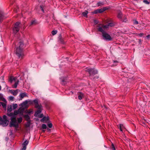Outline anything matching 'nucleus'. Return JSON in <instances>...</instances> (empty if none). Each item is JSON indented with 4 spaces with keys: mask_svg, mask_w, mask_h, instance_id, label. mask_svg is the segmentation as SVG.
<instances>
[{
    "mask_svg": "<svg viewBox=\"0 0 150 150\" xmlns=\"http://www.w3.org/2000/svg\"><path fill=\"white\" fill-rule=\"evenodd\" d=\"M33 101L34 103L35 108L38 109V110L35 112V117L39 116L40 118H42L43 116V114H41L39 116V115L42 112V106L40 104H39L38 103V100L35 99L33 100Z\"/></svg>",
    "mask_w": 150,
    "mask_h": 150,
    "instance_id": "obj_1",
    "label": "nucleus"
},
{
    "mask_svg": "<svg viewBox=\"0 0 150 150\" xmlns=\"http://www.w3.org/2000/svg\"><path fill=\"white\" fill-rule=\"evenodd\" d=\"M24 45L23 42H19V46L17 47L16 50V54L19 58H22L23 56L22 52L23 47Z\"/></svg>",
    "mask_w": 150,
    "mask_h": 150,
    "instance_id": "obj_2",
    "label": "nucleus"
},
{
    "mask_svg": "<svg viewBox=\"0 0 150 150\" xmlns=\"http://www.w3.org/2000/svg\"><path fill=\"white\" fill-rule=\"evenodd\" d=\"M98 30L99 31L102 33L103 36L105 39L108 41H110L112 40V38L104 30L102 27H100L98 28Z\"/></svg>",
    "mask_w": 150,
    "mask_h": 150,
    "instance_id": "obj_3",
    "label": "nucleus"
},
{
    "mask_svg": "<svg viewBox=\"0 0 150 150\" xmlns=\"http://www.w3.org/2000/svg\"><path fill=\"white\" fill-rule=\"evenodd\" d=\"M11 121L9 123L10 127H14L16 128H17L19 127L18 123L17 122L16 117H12L11 118Z\"/></svg>",
    "mask_w": 150,
    "mask_h": 150,
    "instance_id": "obj_4",
    "label": "nucleus"
},
{
    "mask_svg": "<svg viewBox=\"0 0 150 150\" xmlns=\"http://www.w3.org/2000/svg\"><path fill=\"white\" fill-rule=\"evenodd\" d=\"M86 71L89 74V77L91 79H93L94 78V76L97 74L98 71L94 69L89 68L86 70Z\"/></svg>",
    "mask_w": 150,
    "mask_h": 150,
    "instance_id": "obj_5",
    "label": "nucleus"
},
{
    "mask_svg": "<svg viewBox=\"0 0 150 150\" xmlns=\"http://www.w3.org/2000/svg\"><path fill=\"white\" fill-rule=\"evenodd\" d=\"M20 24V23L18 22H17L15 23L13 29V31L14 33L16 34L19 31L20 27L19 25Z\"/></svg>",
    "mask_w": 150,
    "mask_h": 150,
    "instance_id": "obj_6",
    "label": "nucleus"
},
{
    "mask_svg": "<svg viewBox=\"0 0 150 150\" xmlns=\"http://www.w3.org/2000/svg\"><path fill=\"white\" fill-rule=\"evenodd\" d=\"M8 121L7 120H3L2 119L0 120V125L3 127L6 126L8 124Z\"/></svg>",
    "mask_w": 150,
    "mask_h": 150,
    "instance_id": "obj_7",
    "label": "nucleus"
},
{
    "mask_svg": "<svg viewBox=\"0 0 150 150\" xmlns=\"http://www.w3.org/2000/svg\"><path fill=\"white\" fill-rule=\"evenodd\" d=\"M29 143V141L26 140L23 142L22 144L23 148L21 149V150H26V146L28 145Z\"/></svg>",
    "mask_w": 150,
    "mask_h": 150,
    "instance_id": "obj_8",
    "label": "nucleus"
},
{
    "mask_svg": "<svg viewBox=\"0 0 150 150\" xmlns=\"http://www.w3.org/2000/svg\"><path fill=\"white\" fill-rule=\"evenodd\" d=\"M60 79L62 84L65 85L66 83V81L67 80L66 77H63L60 78Z\"/></svg>",
    "mask_w": 150,
    "mask_h": 150,
    "instance_id": "obj_9",
    "label": "nucleus"
},
{
    "mask_svg": "<svg viewBox=\"0 0 150 150\" xmlns=\"http://www.w3.org/2000/svg\"><path fill=\"white\" fill-rule=\"evenodd\" d=\"M17 78L13 76H10L9 78V81L11 83H12L13 81H15Z\"/></svg>",
    "mask_w": 150,
    "mask_h": 150,
    "instance_id": "obj_10",
    "label": "nucleus"
},
{
    "mask_svg": "<svg viewBox=\"0 0 150 150\" xmlns=\"http://www.w3.org/2000/svg\"><path fill=\"white\" fill-rule=\"evenodd\" d=\"M4 103L2 102H0V105H1L3 108L6 109V101L5 99H4Z\"/></svg>",
    "mask_w": 150,
    "mask_h": 150,
    "instance_id": "obj_11",
    "label": "nucleus"
},
{
    "mask_svg": "<svg viewBox=\"0 0 150 150\" xmlns=\"http://www.w3.org/2000/svg\"><path fill=\"white\" fill-rule=\"evenodd\" d=\"M6 17L4 16V14L3 12H0V21H2Z\"/></svg>",
    "mask_w": 150,
    "mask_h": 150,
    "instance_id": "obj_12",
    "label": "nucleus"
},
{
    "mask_svg": "<svg viewBox=\"0 0 150 150\" xmlns=\"http://www.w3.org/2000/svg\"><path fill=\"white\" fill-rule=\"evenodd\" d=\"M78 98L79 100H81L84 96L83 94L81 92H79L78 93Z\"/></svg>",
    "mask_w": 150,
    "mask_h": 150,
    "instance_id": "obj_13",
    "label": "nucleus"
},
{
    "mask_svg": "<svg viewBox=\"0 0 150 150\" xmlns=\"http://www.w3.org/2000/svg\"><path fill=\"white\" fill-rule=\"evenodd\" d=\"M28 101L27 100H25L24 101H23L22 103H21L20 105L22 107L25 108L26 107Z\"/></svg>",
    "mask_w": 150,
    "mask_h": 150,
    "instance_id": "obj_14",
    "label": "nucleus"
},
{
    "mask_svg": "<svg viewBox=\"0 0 150 150\" xmlns=\"http://www.w3.org/2000/svg\"><path fill=\"white\" fill-rule=\"evenodd\" d=\"M20 97L21 98V100L24 97L27 96V94L26 93H21L19 95Z\"/></svg>",
    "mask_w": 150,
    "mask_h": 150,
    "instance_id": "obj_15",
    "label": "nucleus"
},
{
    "mask_svg": "<svg viewBox=\"0 0 150 150\" xmlns=\"http://www.w3.org/2000/svg\"><path fill=\"white\" fill-rule=\"evenodd\" d=\"M24 108L23 107H21L18 109L21 115H23V113L24 110Z\"/></svg>",
    "mask_w": 150,
    "mask_h": 150,
    "instance_id": "obj_16",
    "label": "nucleus"
},
{
    "mask_svg": "<svg viewBox=\"0 0 150 150\" xmlns=\"http://www.w3.org/2000/svg\"><path fill=\"white\" fill-rule=\"evenodd\" d=\"M15 82L14 84L12 86V87L13 88H16L17 87V85L18 84L19 80H17V81L16 80V81Z\"/></svg>",
    "mask_w": 150,
    "mask_h": 150,
    "instance_id": "obj_17",
    "label": "nucleus"
},
{
    "mask_svg": "<svg viewBox=\"0 0 150 150\" xmlns=\"http://www.w3.org/2000/svg\"><path fill=\"white\" fill-rule=\"evenodd\" d=\"M59 41L60 42L63 44H64L65 43V42L64 40L63 39L62 37L61 36H59Z\"/></svg>",
    "mask_w": 150,
    "mask_h": 150,
    "instance_id": "obj_18",
    "label": "nucleus"
},
{
    "mask_svg": "<svg viewBox=\"0 0 150 150\" xmlns=\"http://www.w3.org/2000/svg\"><path fill=\"white\" fill-rule=\"evenodd\" d=\"M49 120V118L48 117H44L43 118L41 119V121H47Z\"/></svg>",
    "mask_w": 150,
    "mask_h": 150,
    "instance_id": "obj_19",
    "label": "nucleus"
},
{
    "mask_svg": "<svg viewBox=\"0 0 150 150\" xmlns=\"http://www.w3.org/2000/svg\"><path fill=\"white\" fill-rule=\"evenodd\" d=\"M23 117L24 118H25L26 119V121H29L30 120V116L28 115H23Z\"/></svg>",
    "mask_w": 150,
    "mask_h": 150,
    "instance_id": "obj_20",
    "label": "nucleus"
},
{
    "mask_svg": "<svg viewBox=\"0 0 150 150\" xmlns=\"http://www.w3.org/2000/svg\"><path fill=\"white\" fill-rule=\"evenodd\" d=\"M120 131L122 132V130L125 128V127L122 124H120L118 126Z\"/></svg>",
    "mask_w": 150,
    "mask_h": 150,
    "instance_id": "obj_21",
    "label": "nucleus"
},
{
    "mask_svg": "<svg viewBox=\"0 0 150 150\" xmlns=\"http://www.w3.org/2000/svg\"><path fill=\"white\" fill-rule=\"evenodd\" d=\"M117 17L118 18L121 19H122V14L121 12H120L118 13Z\"/></svg>",
    "mask_w": 150,
    "mask_h": 150,
    "instance_id": "obj_22",
    "label": "nucleus"
},
{
    "mask_svg": "<svg viewBox=\"0 0 150 150\" xmlns=\"http://www.w3.org/2000/svg\"><path fill=\"white\" fill-rule=\"evenodd\" d=\"M7 115L11 117V118L12 117H16L14 115V114L12 113H8Z\"/></svg>",
    "mask_w": 150,
    "mask_h": 150,
    "instance_id": "obj_23",
    "label": "nucleus"
},
{
    "mask_svg": "<svg viewBox=\"0 0 150 150\" xmlns=\"http://www.w3.org/2000/svg\"><path fill=\"white\" fill-rule=\"evenodd\" d=\"M88 13V11H86L85 12H83L82 14L83 16L87 17V14Z\"/></svg>",
    "mask_w": 150,
    "mask_h": 150,
    "instance_id": "obj_24",
    "label": "nucleus"
},
{
    "mask_svg": "<svg viewBox=\"0 0 150 150\" xmlns=\"http://www.w3.org/2000/svg\"><path fill=\"white\" fill-rule=\"evenodd\" d=\"M23 119L21 117L17 118V121L18 123H20L22 121Z\"/></svg>",
    "mask_w": 150,
    "mask_h": 150,
    "instance_id": "obj_25",
    "label": "nucleus"
},
{
    "mask_svg": "<svg viewBox=\"0 0 150 150\" xmlns=\"http://www.w3.org/2000/svg\"><path fill=\"white\" fill-rule=\"evenodd\" d=\"M18 93L17 90H13L11 92V93L14 96H16L17 94Z\"/></svg>",
    "mask_w": 150,
    "mask_h": 150,
    "instance_id": "obj_26",
    "label": "nucleus"
},
{
    "mask_svg": "<svg viewBox=\"0 0 150 150\" xmlns=\"http://www.w3.org/2000/svg\"><path fill=\"white\" fill-rule=\"evenodd\" d=\"M13 108L12 106H8V107L7 110L9 112L11 111L12 110Z\"/></svg>",
    "mask_w": 150,
    "mask_h": 150,
    "instance_id": "obj_27",
    "label": "nucleus"
},
{
    "mask_svg": "<svg viewBox=\"0 0 150 150\" xmlns=\"http://www.w3.org/2000/svg\"><path fill=\"white\" fill-rule=\"evenodd\" d=\"M104 5L103 2H99L97 3V6L98 7L100 6H103Z\"/></svg>",
    "mask_w": 150,
    "mask_h": 150,
    "instance_id": "obj_28",
    "label": "nucleus"
},
{
    "mask_svg": "<svg viewBox=\"0 0 150 150\" xmlns=\"http://www.w3.org/2000/svg\"><path fill=\"white\" fill-rule=\"evenodd\" d=\"M14 115H15L20 114L19 111L18 110H16L14 112Z\"/></svg>",
    "mask_w": 150,
    "mask_h": 150,
    "instance_id": "obj_29",
    "label": "nucleus"
},
{
    "mask_svg": "<svg viewBox=\"0 0 150 150\" xmlns=\"http://www.w3.org/2000/svg\"><path fill=\"white\" fill-rule=\"evenodd\" d=\"M27 122L26 124V126L27 127H30V121H27Z\"/></svg>",
    "mask_w": 150,
    "mask_h": 150,
    "instance_id": "obj_30",
    "label": "nucleus"
},
{
    "mask_svg": "<svg viewBox=\"0 0 150 150\" xmlns=\"http://www.w3.org/2000/svg\"><path fill=\"white\" fill-rule=\"evenodd\" d=\"M18 107L17 105L16 104H13L12 108L13 109H16Z\"/></svg>",
    "mask_w": 150,
    "mask_h": 150,
    "instance_id": "obj_31",
    "label": "nucleus"
},
{
    "mask_svg": "<svg viewBox=\"0 0 150 150\" xmlns=\"http://www.w3.org/2000/svg\"><path fill=\"white\" fill-rule=\"evenodd\" d=\"M42 128L43 129H45L47 128V126L45 124H42Z\"/></svg>",
    "mask_w": 150,
    "mask_h": 150,
    "instance_id": "obj_32",
    "label": "nucleus"
},
{
    "mask_svg": "<svg viewBox=\"0 0 150 150\" xmlns=\"http://www.w3.org/2000/svg\"><path fill=\"white\" fill-rule=\"evenodd\" d=\"M57 30H53L52 32V34L53 35H54L57 34Z\"/></svg>",
    "mask_w": 150,
    "mask_h": 150,
    "instance_id": "obj_33",
    "label": "nucleus"
},
{
    "mask_svg": "<svg viewBox=\"0 0 150 150\" xmlns=\"http://www.w3.org/2000/svg\"><path fill=\"white\" fill-rule=\"evenodd\" d=\"M124 18H125L124 19H122L121 20L123 22H126L127 21V19L125 17V16H124Z\"/></svg>",
    "mask_w": 150,
    "mask_h": 150,
    "instance_id": "obj_34",
    "label": "nucleus"
},
{
    "mask_svg": "<svg viewBox=\"0 0 150 150\" xmlns=\"http://www.w3.org/2000/svg\"><path fill=\"white\" fill-rule=\"evenodd\" d=\"M36 23V21L35 20L32 21L31 22V25H35Z\"/></svg>",
    "mask_w": 150,
    "mask_h": 150,
    "instance_id": "obj_35",
    "label": "nucleus"
},
{
    "mask_svg": "<svg viewBox=\"0 0 150 150\" xmlns=\"http://www.w3.org/2000/svg\"><path fill=\"white\" fill-rule=\"evenodd\" d=\"M102 27V28H106L108 27V24L105 25H103Z\"/></svg>",
    "mask_w": 150,
    "mask_h": 150,
    "instance_id": "obj_36",
    "label": "nucleus"
},
{
    "mask_svg": "<svg viewBox=\"0 0 150 150\" xmlns=\"http://www.w3.org/2000/svg\"><path fill=\"white\" fill-rule=\"evenodd\" d=\"M9 98L10 100L13 101L14 99V97L13 96H10L9 97Z\"/></svg>",
    "mask_w": 150,
    "mask_h": 150,
    "instance_id": "obj_37",
    "label": "nucleus"
},
{
    "mask_svg": "<svg viewBox=\"0 0 150 150\" xmlns=\"http://www.w3.org/2000/svg\"><path fill=\"white\" fill-rule=\"evenodd\" d=\"M143 2L144 3H145L146 4H149L150 3L147 0H144L143 1Z\"/></svg>",
    "mask_w": 150,
    "mask_h": 150,
    "instance_id": "obj_38",
    "label": "nucleus"
},
{
    "mask_svg": "<svg viewBox=\"0 0 150 150\" xmlns=\"http://www.w3.org/2000/svg\"><path fill=\"white\" fill-rule=\"evenodd\" d=\"M99 13H101L103 12V8H101L99 9H98Z\"/></svg>",
    "mask_w": 150,
    "mask_h": 150,
    "instance_id": "obj_39",
    "label": "nucleus"
},
{
    "mask_svg": "<svg viewBox=\"0 0 150 150\" xmlns=\"http://www.w3.org/2000/svg\"><path fill=\"white\" fill-rule=\"evenodd\" d=\"M108 27L109 26L112 27V26H114V24L112 23H109L108 24Z\"/></svg>",
    "mask_w": 150,
    "mask_h": 150,
    "instance_id": "obj_40",
    "label": "nucleus"
},
{
    "mask_svg": "<svg viewBox=\"0 0 150 150\" xmlns=\"http://www.w3.org/2000/svg\"><path fill=\"white\" fill-rule=\"evenodd\" d=\"M48 126L50 128H51L52 127V125L51 123H50L48 124Z\"/></svg>",
    "mask_w": 150,
    "mask_h": 150,
    "instance_id": "obj_41",
    "label": "nucleus"
},
{
    "mask_svg": "<svg viewBox=\"0 0 150 150\" xmlns=\"http://www.w3.org/2000/svg\"><path fill=\"white\" fill-rule=\"evenodd\" d=\"M111 149H112V150H115V147L114 146V145L113 144H112Z\"/></svg>",
    "mask_w": 150,
    "mask_h": 150,
    "instance_id": "obj_42",
    "label": "nucleus"
},
{
    "mask_svg": "<svg viewBox=\"0 0 150 150\" xmlns=\"http://www.w3.org/2000/svg\"><path fill=\"white\" fill-rule=\"evenodd\" d=\"M93 13L95 14H96L98 13H99L98 9L96 10H95L93 12Z\"/></svg>",
    "mask_w": 150,
    "mask_h": 150,
    "instance_id": "obj_43",
    "label": "nucleus"
},
{
    "mask_svg": "<svg viewBox=\"0 0 150 150\" xmlns=\"http://www.w3.org/2000/svg\"><path fill=\"white\" fill-rule=\"evenodd\" d=\"M3 120H7L6 119H7V117L6 115H4L3 116Z\"/></svg>",
    "mask_w": 150,
    "mask_h": 150,
    "instance_id": "obj_44",
    "label": "nucleus"
},
{
    "mask_svg": "<svg viewBox=\"0 0 150 150\" xmlns=\"http://www.w3.org/2000/svg\"><path fill=\"white\" fill-rule=\"evenodd\" d=\"M134 24H138V22L136 20H135L134 21Z\"/></svg>",
    "mask_w": 150,
    "mask_h": 150,
    "instance_id": "obj_45",
    "label": "nucleus"
},
{
    "mask_svg": "<svg viewBox=\"0 0 150 150\" xmlns=\"http://www.w3.org/2000/svg\"><path fill=\"white\" fill-rule=\"evenodd\" d=\"M40 8L43 12H44V11L43 9V8L41 6H40Z\"/></svg>",
    "mask_w": 150,
    "mask_h": 150,
    "instance_id": "obj_46",
    "label": "nucleus"
},
{
    "mask_svg": "<svg viewBox=\"0 0 150 150\" xmlns=\"http://www.w3.org/2000/svg\"><path fill=\"white\" fill-rule=\"evenodd\" d=\"M102 8L103 12L108 9V8L106 7H104Z\"/></svg>",
    "mask_w": 150,
    "mask_h": 150,
    "instance_id": "obj_47",
    "label": "nucleus"
},
{
    "mask_svg": "<svg viewBox=\"0 0 150 150\" xmlns=\"http://www.w3.org/2000/svg\"><path fill=\"white\" fill-rule=\"evenodd\" d=\"M143 35H144L143 33H140L139 34V35L140 37H142V36H143Z\"/></svg>",
    "mask_w": 150,
    "mask_h": 150,
    "instance_id": "obj_48",
    "label": "nucleus"
},
{
    "mask_svg": "<svg viewBox=\"0 0 150 150\" xmlns=\"http://www.w3.org/2000/svg\"><path fill=\"white\" fill-rule=\"evenodd\" d=\"M146 37L147 38H149L150 37V35H149L146 36Z\"/></svg>",
    "mask_w": 150,
    "mask_h": 150,
    "instance_id": "obj_49",
    "label": "nucleus"
},
{
    "mask_svg": "<svg viewBox=\"0 0 150 150\" xmlns=\"http://www.w3.org/2000/svg\"><path fill=\"white\" fill-rule=\"evenodd\" d=\"M114 63H117L118 62L117 61H113Z\"/></svg>",
    "mask_w": 150,
    "mask_h": 150,
    "instance_id": "obj_50",
    "label": "nucleus"
},
{
    "mask_svg": "<svg viewBox=\"0 0 150 150\" xmlns=\"http://www.w3.org/2000/svg\"><path fill=\"white\" fill-rule=\"evenodd\" d=\"M32 112V111H29V112H28V113L30 114V113H31V112Z\"/></svg>",
    "mask_w": 150,
    "mask_h": 150,
    "instance_id": "obj_51",
    "label": "nucleus"
},
{
    "mask_svg": "<svg viewBox=\"0 0 150 150\" xmlns=\"http://www.w3.org/2000/svg\"><path fill=\"white\" fill-rule=\"evenodd\" d=\"M47 129L48 130H49H49H50V129H49V128H47Z\"/></svg>",
    "mask_w": 150,
    "mask_h": 150,
    "instance_id": "obj_52",
    "label": "nucleus"
}]
</instances>
